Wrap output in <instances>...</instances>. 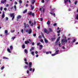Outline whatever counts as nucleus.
<instances>
[{"mask_svg":"<svg viewBox=\"0 0 78 78\" xmlns=\"http://www.w3.org/2000/svg\"><path fill=\"white\" fill-rule=\"evenodd\" d=\"M62 42H65V39H63L62 40Z\"/></svg>","mask_w":78,"mask_h":78,"instance_id":"obj_26","label":"nucleus"},{"mask_svg":"<svg viewBox=\"0 0 78 78\" xmlns=\"http://www.w3.org/2000/svg\"><path fill=\"white\" fill-rule=\"evenodd\" d=\"M32 33V30H31V29L30 28L29 30V32H28V34H31Z\"/></svg>","mask_w":78,"mask_h":78,"instance_id":"obj_7","label":"nucleus"},{"mask_svg":"<svg viewBox=\"0 0 78 78\" xmlns=\"http://www.w3.org/2000/svg\"><path fill=\"white\" fill-rule=\"evenodd\" d=\"M40 41L41 42H42V43H43H43H44V40H43L42 39H41Z\"/></svg>","mask_w":78,"mask_h":78,"instance_id":"obj_27","label":"nucleus"},{"mask_svg":"<svg viewBox=\"0 0 78 78\" xmlns=\"http://www.w3.org/2000/svg\"><path fill=\"white\" fill-rule=\"evenodd\" d=\"M46 55H48V54H49V51L46 52Z\"/></svg>","mask_w":78,"mask_h":78,"instance_id":"obj_44","label":"nucleus"},{"mask_svg":"<svg viewBox=\"0 0 78 78\" xmlns=\"http://www.w3.org/2000/svg\"><path fill=\"white\" fill-rule=\"evenodd\" d=\"M35 54H37V53H38V52L37 51H36L35 52Z\"/></svg>","mask_w":78,"mask_h":78,"instance_id":"obj_56","label":"nucleus"},{"mask_svg":"<svg viewBox=\"0 0 78 78\" xmlns=\"http://www.w3.org/2000/svg\"><path fill=\"white\" fill-rule=\"evenodd\" d=\"M49 31H49V32H52L53 31V30H52L51 28H49Z\"/></svg>","mask_w":78,"mask_h":78,"instance_id":"obj_23","label":"nucleus"},{"mask_svg":"<svg viewBox=\"0 0 78 78\" xmlns=\"http://www.w3.org/2000/svg\"><path fill=\"white\" fill-rule=\"evenodd\" d=\"M5 14H4V13H3L2 15V19H3V18H4V17H5Z\"/></svg>","mask_w":78,"mask_h":78,"instance_id":"obj_20","label":"nucleus"},{"mask_svg":"<svg viewBox=\"0 0 78 78\" xmlns=\"http://www.w3.org/2000/svg\"><path fill=\"white\" fill-rule=\"evenodd\" d=\"M3 59H8V58L4 56L3 57Z\"/></svg>","mask_w":78,"mask_h":78,"instance_id":"obj_25","label":"nucleus"},{"mask_svg":"<svg viewBox=\"0 0 78 78\" xmlns=\"http://www.w3.org/2000/svg\"><path fill=\"white\" fill-rule=\"evenodd\" d=\"M38 38H39V39H41L42 38V36H41V35H39L38 37Z\"/></svg>","mask_w":78,"mask_h":78,"instance_id":"obj_36","label":"nucleus"},{"mask_svg":"<svg viewBox=\"0 0 78 78\" xmlns=\"http://www.w3.org/2000/svg\"><path fill=\"white\" fill-rule=\"evenodd\" d=\"M31 54L32 55V56H34V51H32L31 52Z\"/></svg>","mask_w":78,"mask_h":78,"instance_id":"obj_19","label":"nucleus"},{"mask_svg":"<svg viewBox=\"0 0 78 78\" xmlns=\"http://www.w3.org/2000/svg\"><path fill=\"white\" fill-rule=\"evenodd\" d=\"M27 12V9H26L23 12V14H25V13H26V12Z\"/></svg>","mask_w":78,"mask_h":78,"instance_id":"obj_24","label":"nucleus"},{"mask_svg":"<svg viewBox=\"0 0 78 78\" xmlns=\"http://www.w3.org/2000/svg\"><path fill=\"white\" fill-rule=\"evenodd\" d=\"M5 2H6V0H2L1 2V3L3 4H4V3H5Z\"/></svg>","mask_w":78,"mask_h":78,"instance_id":"obj_5","label":"nucleus"},{"mask_svg":"<svg viewBox=\"0 0 78 78\" xmlns=\"http://www.w3.org/2000/svg\"><path fill=\"white\" fill-rule=\"evenodd\" d=\"M25 63L26 64H27L28 65V62H25Z\"/></svg>","mask_w":78,"mask_h":78,"instance_id":"obj_59","label":"nucleus"},{"mask_svg":"<svg viewBox=\"0 0 78 78\" xmlns=\"http://www.w3.org/2000/svg\"><path fill=\"white\" fill-rule=\"evenodd\" d=\"M29 72H30V71H28V70H27V73H28V74L29 73Z\"/></svg>","mask_w":78,"mask_h":78,"instance_id":"obj_63","label":"nucleus"},{"mask_svg":"<svg viewBox=\"0 0 78 78\" xmlns=\"http://www.w3.org/2000/svg\"><path fill=\"white\" fill-rule=\"evenodd\" d=\"M60 32H61V30H59L57 31L58 33H59Z\"/></svg>","mask_w":78,"mask_h":78,"instance_id":"obj_49","label":"nucleus"},{"mask_svg":"<svg viewBox=\"0 0 78 78\" xmlns=\"http://www.w3.org/2000/svg\"><path fill=\"white\" fill-rule=\"evenodd\" d=\"M15 5H17V2H15Z\"/></svg>","mask_w":78,"mask_h":78,"instance_id":"obj_60","label":"nucleus"},{"mask_svg":"<svg viewBox=\"0 0 78 78\" xmlns=\"http://www.w3.org/2000/svg\"><path fill=\"white\" fill-rule=\"evenodd\" d=\"M29 68H31V66H32V62H30L29 63Z\"/></svg>","mask_w":78,"mask_h":78,"instance_id":"obj_6","label":"nucleus"},{"mask_svg":"<svg viewBox=\"0 0 78 78\" xmlns=\"http://www.w3.org/2000/svg\"><path fill=\"white\" fill-rule=\"evenodd\" d=\"M0 10L1 11H2L3 10V7H1L0 8Z\"/></svg>","mask_w":78,"mask_h":78,"instance_id":"obj_43","label":"nucleus"},{"mask_svg":"<svg viewBox=\"0 0 78 78\" xmlns=\"http://www.w3.org/2000/svg\"><path fill=\"white\" fill-rule=\"evenodd\" d=\"M65 42L66 43H67V40H65Z\"/></svg>","mask_w":78,"mask_h":78,"instance_id":"obj_58","label":"nucleus"},{"mask_svg":"<svg viewBox=\"0 0 78 78\" xmlns=\"http://www.w3.org/2000/svg\"><path fill=\"white\" fill-rule=\"evenodd\" d=\"M41 2L43 3H44L45 2V1H44V0H42Z\"/></svg>","mask_w":78,"mask_h":78,"instance_id":"obj_40","label":"nucleus"},{"mask_svg":"<svg viewBox=\"0 0 78 78\" xmlns=\"http://www.w3.org/2000/svg\"><path fill=\"white\" fill-rule=\"evenodd\" d=\"M33 36L35 37L36 36V34H34L33 35Z\"/></svg>","mask_w":78,"mask_h":78,"instance_id":"obj_61","label":"nucleus"},{"mask_svg":"<svg viewBox=\"0 0 78 78\" xmlns=\"http://www.w3.org/2000/svg\"><path fill=\"white\" fill-rule=\"evenodd\" d=\"M45 1L46 3H48L49 2V0H45Z\"/></svg>","mask_w":78,"mask_h":78,"instance_id":"obj_35","label":"nucleus"},{"mask_svg":"<svg viewBox=\"0 0 78 78\" xmlns=\"http://www.w3.org/2000/svg\"><path fill=\"white\" fill-rule=\"evenodd\" d=\"M39 45H40V43H37V46H39Z\"/></svg>","mask_w":78,"mask_h":78,"instance_id":"obj_48","label":"nucleus"},{"mask_svg":"<svg viewBox=\"0 0 78 78\" xmlns=\"http://www.w3.org/2000/svg\"><path fill=\"white\" fill-rule=\"evenodd\" d=\"M26 32H27V33H28V32L29 31V29H27L26 30Z\"/></svg>","mask_w":78,"mask_h":78,"instance_id":"obj_37","label":"nucleus"},{"mask_svg":"<svg viewBox=\"0 0 78 78\" xmlns=\"http://www.w3.org/2000/svg\"><path fill=\"white\" fill-rule=\"evenodd\" d=\"M21 33H23V29L21 30Z\"/></svg>","mask_w":78,"mask_h":78,"instance_id":"obj_54","label":"nucleus"},{"mask_svg":"<svg viewBox=\"0 0 78 78\" xmlns=\"http://www.w3.org/2000/svg\"><path fill=\"white\" fill-rule=\"evenodd\" d=\"M4 10L5 11H6V10H7V8H4Z\"/></svg>","mask_w":78,"mask_h":78,"instance_id":"obj_57","label":"nucleus"},{"mask_svg":"<svg viewBox=\"0 0 78 78\" xmlns=\"http://www.w3.org/2000/svg\"><path fill=\"white\" fill-rule=\"evenodd\" d=\"M31 8V10H33L34 9V6H32V5H30Z\"/></svg>","mask_w":78,"mask_h":78,"instance_id":"obj_8","label":"nucleus"},{"mask_svg":"<svg viewBox=\"0 0 78 78\" xmlns=\"http://www.w3.org/2000/svg\"><path fill=\"white\" fill-rule=\"evenodd\" d=\"M25 43L26 44H29V43H30V41H25Z\"/></svg>","mask_w":78,"mask_h":78,"instance_id":"obj_15","label":"nucleus"},{"mask_svg":"<svg viewBox=\"0 0 78 78\" xmlns=\"http://www.w3.org/2000/svg\"><path fill=\"white\" fill-rule=\"evenodd\" d=\"M19 2L20 4H21V3H22V0H20Z\"/></svg>","mask_w":78,"mask_h":78,"instance_id":"obj_30","label":"nucleus"},{"mask_svg":"<svg viewBox=\"0 0 78 78\" xmlns=\"http://www.w3.org/2000/svg\"><path fill=\"white\" fill-rule=\"evenodd\" d=\"M10 49L9 48H8L7 49V51L9 53H11V50H12L13 49V47L12 46H10Z\"/></svg>","mask_w":78,"mask_h":78,"instance_id":"obj_1","label":"nucleus"},{"mask_svg":"<svg viewBox=\"0 0 78 78\" xmlns=\"http://www.w3.org/2000/svg\"><path fill=\"white\" fill-rule=\"evenodd\" d=\"M14 13H11L10 15V16L11 17H12L13 16L12 18V20H14V19L15 18V16H14Z\"/></svg>","mask_w":78,"mask_h":78,"instance_id":"obj_2","label":"nucleus"},{"mask_svg":"<svg viewBox=\"0 0 78 78\" xmlns=\"http://www.w3.org/2000/svg\"><path fill=\"white\" fill-rule=\"evenodd\" d=\"M14 8H15V9H16V5H14Z\"/></svg>","mask_w":78,"mask_h":78,"instance_id":"obj_51","label":"nucleus"},{"mask_svg":"<svg viewBox=\"0 0 78 78\" xmlns=\"http://www.w3.org/2000/svg\"><path fill=\"white\" fill-rule=\"evenodd\" d=\"M34 47H32L31 48V49L30 50V51H31L32 50H34Z\"/></svg>","mask_w":78,"mask_h":78,"instance_id":"obj_14","label":"nucleus"},{"mask_svg":"<svg viewBox=\"0 0 78 78\" xmlns=\"http://www.w3.org/2000/svg\"><path fill=\"white\" fill-rule=\"evenodd\" d=\"M47 24L48 25H50V22L49 20H48L47 21Z\"/></svg>","mask_w":78,"mask_h":78,"instance_id":"obj_16","label":"nucleus"},{"mask_svg":"<svg viewBox=\"0 0 78 78\" xmlns=\"http://www.w3.org/2000/svg\"><path fill=\"white\" fill-rule=\"evenodd\" d=\"M43 52L44 53H46V51H43Z\"/></svg>","mask_w":78,"mask_h":78,"instance_id":"obj_62","label":"nucleus"},{"mask_svg":"<svg viewBox=\"0 0 78 78\" xmlns=\"http://www.w3.org/2000/svg\"><path fill=\"white\" fill-rule=\"evenodd\" d=\"M59 52V50H57V51H55V54L56 55H58V52Z\"/></svg>","mask_w":78,"mask_h":78,"instance_id":"obj_18","label":"nucleus"},{"mask_svg":"<svg viewBox=\"0 0 78 78\" xmlns=\"http://www.w3.org/2000/svg\"><path fill=\"white\" fill-rule=\"evenodd\" d=\"M62 48L64 50H65V49L66 48H65V47H64V46H63L62 47Z\"/></svg>","mask_w":78,"mask_h":78,"instance_id":"obj_47","label":"nucleus"},{"mask_svg":"<svg viewBox=\"0 0 78 78\" xmlns=\"http://www.w3.org/2000/svg\"><path fill=\"white\" fill-rule=\"evenodd\" d=\"M52 56H55L56 55V54H52L51 55Z\"/></svg>","mask_w":78,"mask_h":78,"instance_id":"obj_33","label":"nucleus"},{"mask_svg":"<svg viewBox=\"0 0 78 78\" xmlns=\"http://www.w3.org/2000/svg\"><path fill=\"white\" fill-rule=\"evenodd\" d=\"M26 27H24L25 28H26L27 27V28H28V27H29V25H28V24H26Z\"/></svg>","mask_w":78,"mask_h":78,"instance_id":"obj_22","label":"nucleus"},{"mask_svg":"<svg viewBox=\"0 0 78 78\" xmlns=\"http://www.w3.org/2000/svg\"><path fill=\"white\" fill-rule=\"evenodd\" d=\"M5 68V66H2L1 68V70H3V69Z\"/></svg>","mask_w":78,"mask_h":78,"instance_id":"obj_34","label":"nucleus"},{"mask_svg":"<svg viewBox=\"0 0 78 78\" xmlns=\"http://www.w3.org/2000/svg\"><path fill=\"white\" fill-rule=\"evenodd\" d=\"M22 18V16H21L20 15H19L17 17V19H21Z\"/></svg>","mask_w":78,"mask_h":78,"instance_id":"obj_11","label":"nucleus"},{"mask_svg":"<svg viewBox=\"0 0 78 78\" xmlns=\"http://www.w3.org/2000/svg\"><path fill=\"white\" fill-rule=\"evenodd\" d=\"M29 71H30L31 72V71H32V70H33V68H29Z\"/></svg>","mask_w":78,"mask_h":78,"instance_id":"obj_29","label":"nucleus"},{"mask_svg":"<svg viewBox=\"0 0 78 78\" xmlns=\"http://www.w3.org/2000/svg\"><path fill=\"white\" fill-rule=\"evenodd\" d=\"M32 45H34V43L33 42L32 43Z\"/></svg>","mask_w":78,"mask_h":78,"instance_id":"obj_50","label":"nucleus"},{"mask_svg":"<svg viewBox=\"0 0 78 78\" xmlns=\"http://www.w3.org/2000/svg\"><path fill=\"white\" fill-rule=\"evenodd\" d=\"M76 18L77 19V20H78V14H77L76 16Z\"/></svg>","mask_w":78,"mask_h":78,"instance_id":"obj_32","label":"nucleus"},{"mask_svg":"<svg viewBox=\"0 0 78 78\" xmlns=\"http://www.w3.org/2000/svg\"><path fill=\"white\" fill-rule=\"evenodd\" d=\"M75 41H76V39H74L73 41V42H75Z\"/></svg>","mask_w":78,"mask_h":78,"instance_id":"obj_52","label":"nucleus"},{"mask_svg":"<svg viewBox=\"0 0 78 78\" xmlns=\"http://www.w3.org/2000/svg\"><path fill=\"white\" fill-rule=\"evenodd\" d=\"M57 24H56V23H54L53 25V26H55Z\"/></svg>","mask_w":78,"mask_h":78,"instance_id":"obj_42","label":"nucleus"},{"mask_svg":"<svg viewBox=\"0 0 78 78\" xmlns=\"http://www.w3.org/2000/svg\"><path fill=\"white\" fill-rule=\"evenodd\" d=\"M34 25V23H32V24L30 25V26H31V27H33Z\"/></svg>","mask_w":78,"mask_h":78,"instance_id":"obj_45","label":"nucleus"},{"mask_svg":"<svg viewBox=\"0 0 78 78\" xmlns=\"http://www.w3.org/2000/svg\"><path fill=\"white\" fill-rule=\"evenodd\" d=\"M68 1H69V0H65L64 1V2L65 3H66L67 2H68Z\"/></svg>","mask_w":78,"mask_h":78,"instance_id":"obj_28","label":"nucleus"},{"mask_svg":"<svg viewBox=\"0 0 78 78\" xmlns=\"http://www.w3.org/2000/svg\"><path fill=\"white\" fill-rule=\"evenodd\" d=\"M9 19V18H8V17H6V20H8Z\"/></svg>","mask_w":78,"mask_h":78,"instance_id":"obj_53","label":"nucleus"},{"mask_svg":"<svg viewBox=\"0 0 78 78\" xmlns=\"http://www.w3.org/2000/svg\"><path fill=\"white\" fill-rule=\"evenodd\" d=\"M24 27H25V28H26V25H27V24H26V23H24Z\"/></svg>","mask_w":78,"mask_h":78,"instance_id":"obj_41","label":"nucleus"},{"mask_svg":"<svg viewBox=\"0 0 78 78\" xmlns=\"http://www.w3.org/2000/svg\"><path fill=\"white\" fill-rule=\"evenodd\" d=\"M44 31L45 33H47V34H48L50 33V32L48 31H47V29H44Z\"/></svg>","mask_w":78,"mask_h":78,"instance_id":"obj_4","label":"nucleus"},{"mask_svg":"<svg viewBox=\"0 0 78 78\" xmlns=\"http://www.w3.org/2000/svg\"><path fill=\"white\" fill-rule=\"evenodd\" d=\"M35 2H36L35 0H32L31 1V3L32 5H34V3H35Z\"/></svg>","mask_w":78,"mask_h":78,"instance_id":"obj_9","label":"nucleus"},{"mask_svg":"<svg viewBox=\"0 0 78 78\" xmlns=\"http://www.w3.org/2000/svg\"><path fill=\"white\" fill-rule=\"evenodd\" d=\"M24 68L25 69H27V68H28V66L26 65L24 66Z\"/></svg>","mask_w":78,"mask_h":78,"instance_id":"obj_31","label":"nucleus"},{"mask_svg":"<svg viewBox=\"0 0 78 78\" xmlns=\"http://www.w3.org/2000/svg\"><path fill=\"white\" fill-rule=\"evenodd\" d=\"M44 40L45 44H47L48 42V41L47 40V39H46V38H44Z\"/></svg>","mask_w":78,"mask_h":78,"instance_id":"obj_12","label":"nucleus"},{"mask_svg":"<svg viewBox=\"0 0 78 78\" xmlns=\"http://www.w3.org/2000/svg\"><path fill=\"white\" fill-rule=\"evenodd\" d=\"M16 38V37H13L12 38V39L13 40H14V39Z\"/></svg>","mask_w":78,"mask_h":78,"instance_id":"obj_55","label":"nucleus"},{"mask_svg":"<svg viewBox=\"0 0 78 78\" xmlns=\"http://www.w3.org/2000/svg\"><path fill=\"white\" fill-rule=\"evenodd\" d=\"M55 39V38H51V41H53V40H54V39Z\"/></svg>","mask_w":78,"mask_h":78,"instance_id":"obj_38","label":"nucleus"},{"mask_svg":"<svg viewBox=\"0 0 78 78\" xmlns=\"http://www.w3.org/2000/svg\"><path fill=\"white\" fill-rule=\"evenodd\" d=\"M60 38H61V37H59L57 39L56 41L57 42H59V39H60Z\"/></svg>","mask_w":78,"mask_h":78,"instance_id":"obj_13","label":"nucleus"},{"mask_svg":"<svg viewBox=\"0 0 78 78\" xmlns=\"http://www.w3.org/2000/svg\"><path fill=\"white\" fill-rule=\"evenodd\" d=\"M15 31V30H13L11 31V33H14V32Z\"/></svg>","mask_w":78,"mask_h":78,"instance_id":"obj_46","label":"nucleus"},{"mask_svg":"<svg viewBox=\"0 0 78 78\" xmlns=\"http://www.w3.org/2000/svg\"><path fill=\"white\" fill-rule=\"evenodd\" d=\"M24 51L25 53H26V54H27V53H28V51H27V49H25Z\"/></svg>","mask_w":78,"mask_h":78,"instance_id":"obj_21","label":"nucleus"},{"mask_svg":"<svg viewBox=\"0 0 78 78\" xmlns=\"http://www.w3.org/2000/svg\"><path fill=\"white\" fill-rule=\"evenodd\" d=\"M28 15H29V16H31L32 15V17H34V13H32V12H30L28 13Z\"/></svg>","mask_w":78,"mask_h":78,"instance_id":"obj_3","label":"nucleus"},{"mask_svg":"<svg viewBox=\"0 0 78 78\" xmlns=\"http://www.w3.org/2000/svg\"><path fill=\"white\" fill-rule=\"evenodd\" d=\"M22 48L23 49H24V48H25V44H23L22 46Z\"/></svg>","mask_w":78,"mask_h":78,"instance_id":"obj_17","label":"nucleus"},{"mask_svg":"<svg viewBox=\"0 0 78 78\" xmlns=\"http://www.w3.org/2000/svg\"><path fill=\"white\" fill-rule=\"evenodd\" d=\"M5 34L7 36L8 35V30H5Z\"/></svg>","mask_w":78,"mask_h":78,"instance_id":"obj_10","label":"nucleus"},{"mask_svg":"<svg viewBox=\"0 0 78 78\" xmlns=\"http://www.w3.org/2000/svg\"><path fill=\"white\" fill-rule=\"evenodd\" d=\"M77 1H76L74 3L75 5H76V4H77Z\"/></svg>","mask_w":78,"mask_h":78,"instance_id":"obj_39","label":"nucleus"},{"mask_svg":"<svg viewBox=\"0 0 78 78\" xmlns=\"http://www.w3.org/2000/svg\"><path fill=\"white\" fill-rule=\"evenodd\" d=\"M31 23H32V22H31V21H29V23H30V24H31Z\"/></svg>","mask_w":78,"mask_h":78,"instance_id":"obj_64","label":"nucleus"}]
</instances>
